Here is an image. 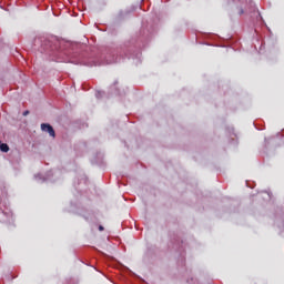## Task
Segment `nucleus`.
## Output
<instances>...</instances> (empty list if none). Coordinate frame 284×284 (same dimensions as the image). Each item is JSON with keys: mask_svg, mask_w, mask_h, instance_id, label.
Masks as SVG:
<instances>
[{"mask_svg": "<svg viewBox=\"0 0 284 284\" xmlns=\"http://www.w3.org/2000/svg\"><path fill=\"white\" fill-rule=\"evenodd\" d=\"M1 152H10V146L7 143L0 144Z\"/></svg>", "mask_w": 284, "mask_h": 284, "instance_id": "obj_2", "label": "nucleus"}, {"mask_svg": "<svg viewBox=\"0 0 284 284\" xmlns=\"http://www.w3.org/2000/svg\"><path fill=\"white\" fill-rule=\"evenodd\" d=\"M30 114V111H24L23 116H28Z\"/></svg>", "mask_w": 284, "mask_h": 284, "instance_id": "obj_3", "label": "nucleus"}, {"mask_svg": "<svg viewBox=\"0 0 284 284\" xmlns=\"http://www.w3.org/2000/svg\"><path fill=\"white\" fill-rule=\"evenodd\" d=\"M240 14H243V10L240 11Z\"/></svg>", "mask_w": 284, "mask_h": 284, "instance_id": "obj_5", "label": "nucleus"}, {"mask_svg": "<svg viewBox=\"0 0 284 284\" xmlns=\"http://www.w3.org/2000/svg\"><path fill=\"white\" fill-rule=\"evenodd\" d=\"M100 232H103V226H99Z\"/></svg>", "mask_w": 284, "mask_h": 284, "instance_id": "obj_4", "label": "nucleus"}, {"mask_svg": "<svg viewBox=\"0 0 284 284\" xmlns=\"http://www.w3.org/2000/svg\"><path fill=\"white\" fill-rule=\"evenodd\" d=\"M41 130H42V132H48V134L50 136H53V139H54L55 133H54V128H52V125L42 123L41 124Z\"/></svg>", "mask_w": 284, "mask_h": 284, "instance_id": "obj_1", "label": "nucleus"}]
</instances>
